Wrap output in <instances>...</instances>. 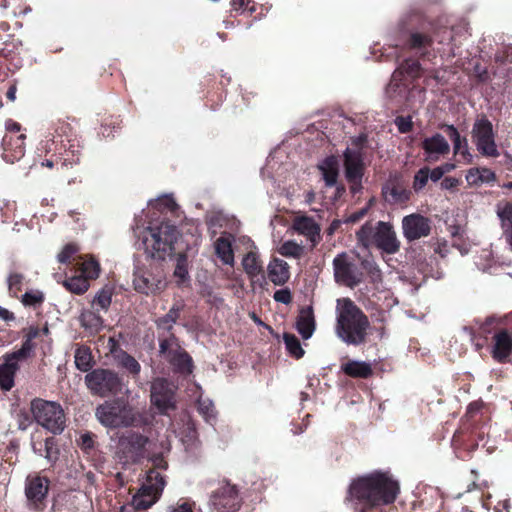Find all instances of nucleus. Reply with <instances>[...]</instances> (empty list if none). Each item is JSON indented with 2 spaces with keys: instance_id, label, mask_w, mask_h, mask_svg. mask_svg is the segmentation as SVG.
Masks as SVG:
<instances>
[{
  "instance_id": "nucleus-42",
  "label": "nucleus",
  "mask_w": 512,
  "mask_h": 512,
  "mask_svg": "<svg viewBox=\"0 0 512 512\" xmlns=\"http://www.w3.org/2000/svg\"><path fill=\"white\" fill-rule=\"evenodd\" d=\"M99 272H100L99 263L96 260H94L93 258L84 260L81 263V273L85 278H87V279L97 278L99 275Z\"/></svg>"
},
{
  "instance_id": "nucleus-18",
  "label": "nucleus",
  "mask_w": 512,
  "mask_h": 512,
  "mask_svg": "<svg viewBox=\"0 0 512 512\" xmlns=\"http://www.w3.org/2000/svg\"><path fill=\"white\" fill-rule=\"evenodd\" d=\"M49 489V480L38 475L26 479L25 493L29 502L35 507L46 497Z\"/></svg>"
},
{
  "instance_id": "nucleus-2",
  "label": "nucleus",
  "mask_w": 512,
  "mask_h": 512,
  "mask_svg": "<svg viewBox=\"0 0 512 512\" xmlns=\"http://www.w3.org/2000/svg\"><path fill=\"white\" fill-rule=\"evenodd\" d=\"M178 236L177 228L168 223L147 228L143 238L145 253L152 259L165 260L173 254Z\"/></svg>"
},
{
  "instance_id": "nucleus-61",
  "label": "nucleus",
  "mask_w": 512,
  "mask_h": 512,
  "mask_svg": "<svg viewBox=\"0 0 512 512\" xmlns=\"http://www.w3.org/2000/svg\"><path fill=\"white\" fill-rule=\"evenodd\" d=\"M170 512H192V508L189 504L183 503L178 507L171 508Z\"/></svg>"
},
{
  "instance_id": "nucleus-6",
  "label": "nucleus",
  "mask_w": 512,
  "mask_h": 512,
  "mask_svg": "<svg viewBox=\"0 0 512 512\" xmlns=\"http://www.w3.org/2000/svg\"><path fill=\"white\" fill-rule=\"evenodd\" d=\"M85 383L90 392L100 397L117 394L122 385L118 375L109 369H94L85 376Z\"/></svg>"
},
{
  "instance_id": "nucleus-55",
  "label": "nucleus",
  "mask_w": 512,
  "mask_h": 512,
  "mask_svg": "<svg viewBox=\"0 0 512 512\" xmlns=\"http://www.w3.org/2000/svg\"><path fill=\"white\" fill-rule=\"evenodd\" d=\"M367 210H368V208L365 207V208L360 209L358 212L351 214L348 217L347 222L354 223V222L359 221L367 213Z\"/></svg>"
},
{
  "instance_id": "nucleus-26",
  "label": "nucleus",
  "mask_w": 512,
  "mask_h": 512,
  "mask_svg": "<svg viewBox=\"0 0 512 512\" xmlns=\"http://www.w3.org/2000/svg\"><path fill=\"white\" fill-rule=\"evenodd\" d=\"M321 171L322 178L325 181L326 186H335L339 174V161L336 157L330 156L322 161L318 166Z\"/></svg>"
},
{
  "instance_id": "nucleus-59",
  "label": "nucleus",
  "mask_w": 512,
  "mask_h": 512,
  "mask_svg": "<svg viewBox=\"0 0 512 512\" xmlns=\"http://www.w3.org/2000/svg\"><path fill=\"white\" fill-rule=\"evenodd\" d=\"M81 445L84 449H89L93 446V440L90 435L84 434L81 436Z\"/></svg>"
},
{
  "instance_id": "nucleus-3",
  "label": "nucleus",
  "mask_w": 512,
  "mask_h": 512,
  "mask_svg": "<svg viewBox=\"0 0 512 512\" xmlns=\"http://www.w3.org/2000/svg\"><path fill=\"white\" fill-rule=\"evenodd\" d=\"M356 236L366 248L375 244L377 248L387 254H395L400 249L397 234L388 222L379 221L375 228L370 223H366L357 231Z\"/></svg>"
},
{
  "instance_id": "nucleus-1",
  "label": "nucleus",
  "mask_w": 512,
  "mask_h": 512,
  "mask_svg": "<svg viewBox=\"0 0 512 512\" xmlns=\"http://www.w3.org/2000/svg\"><path fill=\"white\" fill-rule=\"evenodd\" d=\"M336 333L345 343L359 345L366 339L369 321L366 315L349 298L337 300Z\"/></svg>"
},
{
  "instance_id": "nucleus-20",
  "label": "nucleus",
  "mask_w": 512,
  "mask_h": 512,
  "mask_svg": "<svg viewBox=\"0 0 512 512\" xmlns=\"http://www.w3.org/2000/svg\"><path fill=\"white\" fill-rule=\"evenodd\" d=\"M16 353L12 352L5 356V361L0 365V387L8 391L14 385V376L18 370V362L23 361Z\"/></svg>"
},
{
  "instance_id": "nucleus-17",
  "label": "nucleus",
  "mask_w": 512,
  "mask_h": 512,
  "mask_svg": "<svg viewBox=\"0 0 512 512\" xmlns=\"http://www.w3.org/2000/svg\"><path fill=\"white\" fill-rule=\"evenodd\" d=\"M422 149L425 153V160L435 162L449 153L450 145L443 135L436 133L422 141Z\"/></svg>"
},
{
  "instance_id": "nucleus-52",
  "label": "nucleus",
  "mask_w": 512,
  "mask_h": 512,
  "mask_svg": "<svg viewBox=\"0 0 512 512\" xmlns=\"http://www.w3.org/2000/svg\"><path fill=\"white\" fill-rule=\"evenodd\" d=\"M395 124L401 133H407L412 129V122L410 118L397 117Z\"/></svg>"
},
{
  "instance_id": "nucleus-38",
  "label": "nucleus",
  "mask_w": 512,
  "mask_h": 512,
  "mask_svg": "<svg viewBox=\"0 0 512 512\" xmlns=\"http://www.w3.org/2000/svg\"><path fill=\"white\" fill-rule=\"evenodd\" d=\"M284 343L288 352L295 358H301L304 355V350L298 338L289 333L283 335Z\"/></svg>"
},
{
  "instance_id": "nucleus-4",
  "label": "nucleus",
  "mask_w": 512,
  "mask_h": 512,
  "mask_svg": "<svg viewBox=\"0 0 512 512\" xmlns=\"http://www.w3.org/2000/svg\"><path fill=\"white\" fill-rule=\"evenodd\" d=\"M95 416L108 428L129 427L137 421L134 408L123 399L105 401L96 408Z\"/></svg>"
},
{
  "instance_id": "nucleus-62",
  "label": "nucleus",
  "mask_w": 512,
  "mask_h": 512,
  "mask_svg": "<svg viewBox=\"0 0 512 512\" xmlns=\"http://www.w3.org/2000/svg\"><path fill=\"white\" fill-rule=\"evenodd\" d=\"M16 92H17V87L15 84L11 85L6 93V96L7 98L10 100V101H15L16 99Z\"/></svg>"
},
{
  "instance_id": "nucleus-8",
  "label": "nucleus",
  "mask_w": 512,
  "mask_h": 512,
  "mask_svg": "<svg viewBox=\"0 0 512 512\" xmlns=\"http://www.w3.org/2000/svg\"><path fill=\"white\" fill-rule=\"evenodd\" d=\"M148 438L140 433L127 431L118 441L117 454L124 463H135L144 457Z\"/></svg>"
},
{
  "instance_id": "nucleus-35",
  "label": "nucleus",
  "mask_w": 512,
  "mask_h": 512,
  "mask_svg": "<svg viewBox=\"0 0 512 512\" xmlns=\"http://www.w3.org/2000/svg\"><path fill=\"white\" fill-rule=\"evenodd\" d=\"M112 301V290L110 288L101 289L94 297L92 306L97 311H107Z\"/></svg>"
},
{
  "instance_id": "nucleus-41",
  "label": "nucleus",
  "mask_w": 512,
  "mask_h": 512,
  "mask_svg": "<svg viewBox=\"0 0 512 512\" xmlns=\"http://www.w3.org/2000/svg\"><path fill=\"white\" fill-rule=\"evenodd\" d=\"M278 251L283 256L299 258L303 253V246L295 241H286L279 247Z\"/></svg>"
},
{
  "instance_id": "nucleus-19",
  "label": "nucleus",
  "mask_w": 512,
  "mask_h": 512,
  "mask_svg": "<svg viewBox=\"0 0 512 512\" xmlns=\"http://www.w3.org/2000/svg\"><path fill=\"white\" fill-rule=\"evenodd\" d=\"M345 177L350 183H358L363 175V162L358 150L347 148L344 152Z\"/></svg>"
},
{
  "instance_id": "nucleus-63",
  "label": "nucleus",
  "mask_w": 512,
  "mask_h": 512,
  "mask_svg": "<svg viewBox=\"0 0 512 512\" xmlns=\"http://www.w3.org/2000/svg\"><path fill=\"white\" fill-rule=\"evenodd\" d=\"M438 167L440 168L441 171L443 170V175L445 173H449V172H451L452 170L455 169V165L452 164V163H445V164H443L441 166H438Z\"/></svg>"
},
{
  "instance_id": "nucleus-46",
  "label": "nucleus",
  "mask_w": 512,
  "mask_h": 512,
  "mask_svg": "<svg viewBox=\"0 0 512 512\" xmlns=\"http://www.w3.org/2000/svg\"><path fill=\"white\" fill-rule=\"evenodd\" d=\"M198 410L203 415L206 421L210 422L215 418L214 406L210 400L198 401Z\"/></svg>"
},
{
  "instance_id": "nucleus-47",
  "label": "nucleus",
  "mask_w": 512,
  "mask_h": 512,
  "mask_svg": "<svg viewBox=\"0 0 512 512\" xmlns=\"http://www.w3.org/2000/svg\"><path fill=\"white\" fill-rule=\"evenodd\" d=\"M429 180V168H421L414 176V189L421 190Z\"/></svg>"
},
{
  "instance_id": "nucleus-31",
  "label": "nucleus",
  "mask_w": 512,
  "mask_h": 512,
  "mask_svg": "<svg viewBox=\"0 0 512 512\" xmlns=\"http://www.w3.org/2000/svg\"><path fill=\"white\" fill-rule=\"evenodd\" d=\"M242 266L251 279L258 277L263 272L261 261L254 251H250L244 256Z\"/></svg>"
},
{
  "instance_id": "nucleus-45",
  "label": "nucleus",
  "mask_w": 512,
  "mask_h": 512,
  "mask_svg": "<svg viewBox=\"0 0 512 512\" xmlns=\"http://www.w3.org/2000/svg\"><path fill=\"white\" fill-rule=\"evenodd\" d=\"M43 300L44 295L41 291L38 290L28 291L22 296V303L25 306H36L41 304Z\"/></svg>"
},
{
  "instance_id": "nucleus-64",
  "label": "nucleus",
  "mask_w": 512,
  "mask_h": 512,
  "mask_svg": "<svg viewBox=\"0 0 512 512\" xmlns=\"http://www.w3.org/2000/svg\"><path fill=\"white\" fill-rule=\"evenodd\" d=\"M315 200V193L313 191H308L305 194V202L306 204H311Z\"/></svg>"
},
{
  "instance_id": "nucleus-23",
  "label": "nucleus",
  "mask_w": 512,
  "mask_h": 512,
  "mask_svg": "<svg viewBox=\"0 0 512 512\" xmlns=\"http://www.w3.org/2000/svg\"><path fill=\"white\" fill-rule=\"evenodd\" d=\"M233 237L230 234H222L214 243V249L217 257L225 265H234V252L232 249Z\"/></svg>"
},
{
  "instance_id": "nucleus-27",
  "label": "nucleus",
  "mask_w": 512,
  "mask_h": 512,
  "mask_svg": "<svg viewBox=\"0 0 512 512\" xmlns=\"http://www.w3.org/2000/svg\"><path fill=\"white\" fill-rule=\"evenodd\" d=\"M497 215L501 220L506 242L512 247V204L506 203L504 205H498Z\"/></svg>"
},
{
  "instance_id": "nucleus-43",
  "label": "nucleus",
  "mask_w": 512,
  "mask_h": 512,
  "mask_svg": "<svg viewBox=\"0 0 512 512\" xmlns=\"http://www.w3.org/2000/svg\"><path fill=\"white\" fill-rule=\"evenodd\" d=\"M149 205L155 206L159 210L174 211L177 208V204L171 195H163L157 199L150 200Z\"/></svg>"
},
{
  "instance_id": "nucleus-14",
  "label": "nucleus",
  "mask_w": 512,
  "mask_h": 512,
  "mask_svg": "<svg viewBox=\"0 0 512 512\" xmlns=\"http://www.w3.org/2000/svg\"><path fill=\"white\" fill-rule=\"evenodd\" d=\"M212 505L221 512H233L239 508L240 499L235 486L223 483L212 495Z\"/></svg>"
},
{
  "instance_id": "nucleus-28",
  "label": "nucleus",
  "mask_w": 512,
  "mask_h": 512,
  "mask_svg": "<svg viewBox=\"0 0 512 512\" xmlns=\"http://www.w3.org/2000/svg\"><path fill=\"white\" fill-rule=\"evenodd\" d=\"M466 181L470 186H480L495 181V173L488 168H471L467 171Z\"/></svg>"
},
{
  "instance_id": "nucleus-40",
  "label": "nucleus",
  "mask_w": 512,
  "mask_h": 512,
  "mask_svg": "<svg viewBox=\"0 0 512 512\" xmlns=\"http://www.w3.org/2000/svg\"><path fill=\"white\" fill-rule=\"evenodd\" d=\"M118 362L128 372H130L134 375H138L140 373L141 366H140L139 362L134 357L127 354L126 352H122L118 356Z\"/></svg>"
},
{
  "instance_id": "nucleus-34",
  "label": "nucleus",
  "mask_w": 512,
  "mask_h": 512,
  "mask_svg": "<svg viewBox=\"0 0 512 512\" xmlns=\"http://www.w3.org/2000/svg\"><path fill=\"white\" fill-rule=\"evenodd\" d=\"M80 321L85 329L93 332H97L103 327V319L95 311H84L80 316Z\"/></svg>"
},
{
  "instance_id": "nucleus-57",
  "label": "nucleus",
  "mask_w": 512,
  "mask_h": 512,
  "mask_svg": "<svg viewBox=\"0 0 512 512\" xmlns=\"http://www.w3.org/2000/svg\"><path fill=\"white\" fill-rule=\"evenodd\" d=\"M459 183V181L456 179V178H453V177H446L441 185L443 188L445 189H450V188H453L455 186H457Z\"/></svg>"
},
{
  "instance_id": "nucleus-58",
  "label": "nucleus",
  "mask_w": 512,
  "mask_h": 512,
  "mask_svg": "<svg viewBox=\"0 0 512 512\" xmlns=\"http://www.w3.org/2000/svg\"><path fill=\"white\" fill-rule=\"evenodd\" d=\"M6 129L10 134L18 133L20 131V125L17 122L12 120H8L6 122Z\"/></svg>"
},
{
  "instance_id": "nucleus-29",
  "label": "nucleus",
  "mask_w": 512,
  "mask_h": 512,
  "mask_svg": "<svg viewBox=\"0 0 512 512\" xmlns=\"http://www.w3.org/2000/svg\"><path fill=\"white\" fill-rule=\"evenodd\" d=\"M447 135L453 142V150L455 154H461L464 158L470 160L471 155L468 152V144L465 138H461L458 130L453 125L444 126Z\"/></svg>"
},
{
  "instance_id": "nucleus-15",
  "label": "nucleus",
  "mask_w": 512,
  "mask_h": 512,
  "mask_svg": "<svg viewBox=\"0 0 512 512\" xmlns=\"http://www.w3.org/2000/svg\"><path fill=\"white\" fill-rule=\"evenodd\" d=\"M133 284L135 290L146 295L153 294L165 287L161 273L154 274L142 268H137L134 272Z\"/></svg>"
},
{
  "instance_id": "nucleus-32",
  "label": "nucleus",
  "mask_w": 512,
  "mask_h": 512,
  "mask_svg": "<svg viewBox=\"0 0 512 512\" xmlns=\"http://www.w3.org/2000/svg\"><path fill=\"white\" fill-rule=\"evenodd\" d=\"M44 448H42V444L39 443V447L36 442L32 443V449L34 453L39 456L45 457L49 462H54L57 459L58 448L54 438H47L44 442Z\"/></svg>"
},
{
  "instance_id": "nucleus-36",
  "label": "nucleus",
  "mask_w": 512,
  "mask_h": 512,
  "mask_svg": "<svg viewBox=\"0 0 512 512\" xmlns=\"http://www.w3.org/2000/svg\"><path fill=\"white\" fill-rule=\"evenodd\" d=\"M180 311L181 306L173 305L165 316L157 320L158 327L160 329L170 331L179 318Z\"/></svg>"
},
{
  "instance_id": "nucleus-9",
  "label": "nucleus",
  "mask_w": 512,
  "mask_h": 512,
  "mask_svg": "<svg viewBox=\"0 0 512 512\" xmlns=\"http://www.w3.org/2000/svg\"><path fill=\"white\" fill-rule=\"evenodd\" d=\"M335 281L343 286L353 288L361 283L363 273L347 253L338 254L333 260Z\"/></svg>"
},
{
  "instance_id": "nucleus-48",
  "label": "nucleus",
  "mask_w": 512,
  "mask_h": 512,
  "mask_svg": "<svg viewBox=\"0 0 512 512\" xmlns=\"http://www.w3.org/2000/svg\"><path fill=\"white\" fill-rule=\"evenodd\" d=\"M23 276L18 273L10 274L8 277V289L11 295L16 296L21 290Z\"/></svg>"
},
{
  "instance_id": "nucleus-25",
  "label": "nucleus",
  "mask_w": 512,
  "mask_h": 512,
  "mask_svg": "<svg viewBox=\"0 0 512 512\" xmlns=\"http://www.w3.org/2000/svg\"><path fill=\"white\" fill-rule=\"evenodd\" d=\"M296 328L304 339H309L315 330V320L312 307L302 308L296 321Z\"/></svg>"
},
{
  "instance_id": "nucleus-22",
  "label": "nucleus",
  "mask_w": 512,
  "mask_h": 512,
  "mask_svg": "<svg viewBox=\"0 0 512 512\" xmlns=\"http://www.w3.org/2000/svg\"><path fill=\"white\" fill-rule=\"evenodd\" d=\"M512 352V336L502 330L494 336L493 357L499 362L505 361Z\"/></svg>"
},
{
  "instance_id": "nucleus-16",
  "label": "nucleus",
  "mask_w": 512,
  "mask_h": 512,
  "mask_svg": "<svg viewBox=\"0 0 512 512\" xmlns=\"http://www.w3.org/2000/svg\"><path fill=\"white\" fill-rule=\"evenodd\" d=\"M292 229L307 238L315 246L321 240V227L312 218L303 214L296 215L292 221Z\"/></svg>"
},
{
  "instance_id": "nucleus-12",
  "label": "nucleus",
  "mask_w": 512,
  "mask_h": 512,
  "mask_svg": "<svg viewBox=\"0 0 512 512\" xmlns=\"http://www.w3.org/2000/svg\"><path fill=\"white\" fill-rule=\"evenodd\" d=\"M160 354L183 373L192 372L191 357L180 348L177 339L171 335L169 338L161 340Z\"/></svg>"
},
{
  "instance_id": "nucleus-49",
  "label": "nucleus",
  "mask_w": 512,
  "mask_h": 512,
  "mask_svg": "<svg viewBox=\"0 0 512 512\" xmlns=\"http://www.w3.org/2000/svg\"><path fill=\"white\" fill-rule=\"evenodd\" d=\"M78 251V247L75 244H67L64 246L62 251L58 254L57 259L60 263H66L69 259Z\"/></svg>"
},
{
  "instance_id": "nucleus-37",
  "label": "nucleus",
  "mask_w": 512,
  "mask_h": 512,
  "mask_svg": "<svg viewBox=\"0 0 512 512\" xmlns=\"http://www.w3.org/2000/svg\"><path fill=\"white\" fill-rule=\"evenodd\" d=\"M65 286L68 290L75 294H83L86 292L89 288V282L88 279L85 278L83 275L81 276H74L67 281H65Z\"/></svg>"
},
{
  "instance_id": "nucleus-24",
  "label": "nucleus",
  "mask_w": 512,
  "mask_h": 512,
  "mask_svg": "<svg viewBox=\"0 0 512 512\" xmlns=\"http://www.w3.org/2000/svg\"><path fill=\"white\" fill-rule=\"evenodd\" d=\"M268 277L275 285L285 284L289 277V265L282 259L275 258L268 264Z\"/></svg>"
},
{
  "instance_id": "nucleus-39",
  "label": "nucleus",
  "mask_w": 512,
  "mask_h": 512,
  "mask_svg": "<svg viewBox=\"0 0 512 512\" xmlns=\"http://www.w3.org/2000/svg\"><path fill=\"white\" fill-rule=\"evenodd\" d=\"M38 336V329L36 328H31L26 336V339L25 341L23 342L22 346L20 349H18L17 351H14V353H16L18 356H20V358L22 359H27L33 348H34V345L32 343V340L34 338H36Z\"/></svg>"
},
{
  "instance_id": "nucleus-53",
  "label": "nucleus",
  "mask_w": 512,
  "mask_h": 512,
  "mask_svg": "<svg viewBox=\"0 0 512 512\" xmlns=\"http://www.w3.org/2000/svg\"><path fill=\"white\" fill-rule=\"evenodd\" d=\"M274 299L277 302H280L283 304H288L291 302L292 297H291V293L289 290L281 289V290H277L274 293Z\"/></svg>"
},
{
  "instance_id": "nucleus-56",
  "label": "nucleus",
  "mask_w": 512,
  "mask_h": 512,
  "mask_svg": "<svg viewBox=\"0 0 512 512\" xmlns=\"http://www.w3.org/2000/svg\"><path fill=\"white\" fill-rule=\"evenodd\" d=\"M443 176V170L441 171L439 167H436L432 170L429 169V179L433 182H437Z\"/></svg>"
},
{
  "instance_id": "nucleus-33",
  "label": "nucleus",
  "mask_w": 512,
  "mask_h": 512,
  "mask_svg": "<svg viewBox=\"0 0 512 512\" xmlns=\"http://www.w3.org/2000/svg\"><path fill=\"white\" fill-rule=\"evenodd\" d=\"M74 362L78 370L88 372L93 364L91 350L87 346H79L75 350Z\"/></svg>"
},
{
  "instance_id": "nucleus-13",
  "label": "nucleus",
  "mask_w": 512,
  "mask_h": 512,
  "mask_svg": "<svg viewBox=\"0 0 512 512\" xmlns=\"http://www.w3.org/2000/svg\"><path fill=\"white\" fill-rule=\"evenodd\" d=\"M430 231V220L420 214L413 213L402 219L403 236L409 242L427 237Z\"/></svg>"
},
{
  "instance_id": "nucleus-60",
  "label": "nucleus",
  "mask_w": 512,
  "mask_h": 512,
  "mask_svg": "<svg viewBox=\"0 0 512 512\" xmlns=\"http://www.w3.org/2000/svg\"><path fill=\"white\" fill-rule=\"evenodd\" d=\"M0 318L5 321H10L14 319L13 313L8 311L6 308L0 306Z\"/></svg>"
},
{
  "instance_id": "nucleus-50",
  "label": "nucleus",
  "mask_w": 512,
  "mask_h": 512,
  "mask_svg": "<svg viewBox=\"0 0 512 512\" xmlns=\"http://www.w3.org/2000/svg\"><path fill=\"white\" fill-rule=\"evenodd\" d=\"M401 69L411 77H417L420 71V64L414 60H406Z\"/></svg>"
},
{
  "instance_id": "nucleus-10",
  "label": "nucleus",
  "mask_w": 512,
  "mask_h": 512,
  "mask_svg": "<svg viewBox=\"0 0 512 512\" xmlns=\"http://www.w3.org/2000/svg\"><path fill=\"white\" fill-rule=\"evenodd\" d=\"M177 386L164 378H156L151 383V402L161 412L167 413L176 405Z\"/></svg>"
},
{
  "instance_id": "nucleus-44",
  "label": "nucleus",
  "mask_w": 512,
  "mask_h": 512,
  "mask_svg": "<svg viewBox=\"0 0 512 512\" xmlns=\"http://www.w3.org/2000/svg\"><path fill=\"white\" fill-rule=\"evenodd\" d=\"M186 256L185 255H179L177 259V265L174 270V276L178 278V285L184 284L188 280V271L186 267Z\"/></svg>"
},
{
  "instance_id": "nucleus-54",
  "label": "nucleus",
  "mask_w": 512,
  "mask_h": 512,
  "mask_svg": "<svg viewBox=\"0 0 512 512\" xmlns=\"http://www.w3.org/2000/svg\"><path fill=\"white\" fill-rule=\"evenodd\" d=\"M391 198L394 201H403L408 198L407 193L405 191H398L397 189L393 188L390 192Z\"/></svg>"
},
{
  "instance_id": "nucleus-11",
  "label": "nucleus",
  "mask_w": 512,
  "mask_h": 512,
  "mask_svg": "<svg viewBox=\"0 0 512 512\" xmlns=\"http://www.w3.org/2000/svg\"><path fill=\"white\" fill-rule=\"evenodd\" d=\"M472 137L478 151L489 157H497L499 152L494 141L492 123L485 117L477 119L472 128Z\"/></svg>"
},
{
  "instance_id": "nucleus-7",
  "label": "nucleus",
  "mask_w": 512,
  "mask_h": 512,
  "mask_svg": "<svg viewBox=\"0 0 512 512\" xmlns=\"http://www.w3.org/2000/svg\"><path fill=\"white\" fill-rule=\"evenodd\" d=\"M165 486L164 478L157 471L151 470L144 484L133 496L131 505L135 510H146L157 502Z\"/></svg>"
},
{
  "instance_id": "nucleus-51",
  "label": "nucleus",
  "mask_w": 512,
  "mask_h": 512,
  "mask_svg": "<svg viewBox=\"0 0 512 512\" xmlns=\"http://www.w3.org/2000/svg\"><path fill=\"white\" fill-rule=\"evenodd\" d=\"M429 42L430 40L428 37L419 33H414L410 37L411 47L413 48H420L422 46H426L427 44H429Z\"/></svg>"
},
{
  "instance_id": "nucleus-21",
  "label": "nucleus",
  "mask_w": 512,
  "mask_h": 512,
  "mask_svg": "<svg viewBox=\"0 0 512 512\" xmlns=\"http://www.w3.org/2000/svg\"><path fill=\"white\" fill-rule=\"evenodd\" d=\"M26 136L20 134L13 140L12 135H5L3 138V159L7 162L13 163L19 160L24 155V139Z\"/></svg>"
},
{
  "instance_id": "nucleus-30",
  "label": "nucleus",
  "mask_w": 512,
  "mask_h": 512,
  "mask_svg": "<svg viewBox=\"0 0 512 512\" xmlns=\"http://www.w3.org/2000/svg\"><path fill=\"white\" fill-rule=\"evenodd\" d=\"M342 370L351 377L368 378L372 375L371 365L364 361H348L342 365Z\"/></svg>"
},
{
  "instance_id": "nucleus-5",
  "label": "nucleus",
  "mask_w": 512,
  "mask_h": 512,
  "mask_svg": "<svg viewBox=\"0 0 512 512\" xmlns=\"http://www.w3.org/2000/svg\"><path fill=\"white\" fill-rule=\"evenodd\" d=\"M31 412L35 421L46 430L57 434L65 427V415L60 404L43 399L31 402Z\"/></svg>"
}]
</instances>
